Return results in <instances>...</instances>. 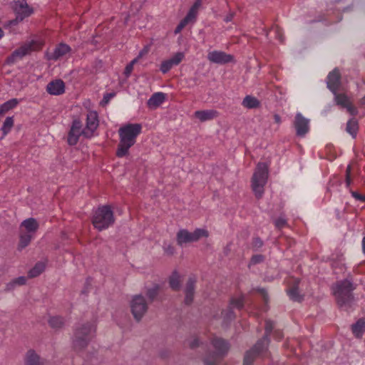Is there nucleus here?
I'll return each instance as SVG.
<instances>
[{"label": "nucleus", "instance_id": "obj_30", "mask_svg": "<svg viewBox=\"0 0 365 365\" xmlns=\"http://www.w3.org/2000/svg\"><path fill=\"white\" fill-rule=\"evenodd\" d=\"M165 100V95L163 93H154L148 101V106L150 108H157Z\"/></svg>", "mask_w": 365, "mask_h": 365}, {"label": "nucleus", "instance_id": "obj_51", "mask_svg": "<svg viewBox=\"0 0 365 365\" xmlns=\"http://www.w3.org/2000/svg\"><path fill=\"white\" fill-rule=\"evenodd\" d=\"M133 69L132 64H128L125 68L124 73L126 77H128Z\"/></svg>", "mask_w": 365, "mask_h": 365}, {"label": "nucleus", "instance_id": "obj_55", "mask_svg": "<svg viewBox=\"0 0 365 365\" xmlns=\"http://www.w3.org/2000/svg\"><path fill=\"white\" fill-rule=\"evenodd\" d=\"M274 119L275 123H277L278 124H279L281 123V118L278 114H275L274 115Z\"/></svg>", "mask_w": 365, "mask_h": 365}, {"label": "nucleus", "instance_id": "obj_29", "mask_svg": "<svg viewBox=\"0 0 365 365\" xmlns=\"http://www.w3.org/2000/svg\"><path fill=\"white\" fill-rule=\"evenodd\" d=\"M242 105L246 108L253 109L259 108L260 106V102L257 98L254 96H246L242 102Z\"/></svg>", "mask_w": 365, "mask_h": 365}, {"label": "nucleus", "instance_id": "obj_14", "mask_svg": "<svg viewBox=\"0 0 365 365\" xmlns=\"http://www.w3.org/2000/svg\"><path fill=\"white\" fill-rule=\"evenodd\" d=\"M309 120L304 118L301 113H297L294 121V126L296 129L297 135L303 137L309 131Z\"/></svg>", "mask_w": 365, "mask_h": 365}, {"label": "nucleus", "instance_id": "obj_4", "mask_svg": "<svg viewBox=\"0 0 365 365\" xmlns=\"http://www.w3.org/2000/svg\"><path fill=\"white\" fill-rule=\"evenodd\" d=\"M211 344L215 351L206 354L204 358L205 365H216L225 357L230 349V343L222 338L215 337L212 339Z\"/></svg>", "mask_w": 365, "mask_h": 365}, {"label": "nucleus", "instance_id": "obj_38", "mask_svg": "<svg viewBox=\"0 0 365 365\" xmlns=\"http://www.w3.org/2000/svg\"><path fill=\"white\" fill-rule=\"evenodd\" d=\"M14 125V119L13 117H7L3 124V127L1 128L4 135H6L11 130V128Z\"/></svg>", "mask_w": 365, "mask_h": 365}, {"label": "nucleus", "instance_id": "obj_52", "mask_svg": "<svg viewBox=\"0 0 365 365\" xmlns=\"http://www.w3.org/2000/svg\"><path fill=\"white\" fill-rule=\"evenodd\" d=\"M235 15V12H233V11H230V13H229V14H228L225 17L224 21H225V22H230V21H231L233 19V18H234Z\"/></svg>", "mask_w": 365, "mask_h": 365}, {"label": "nucleus", "instance_id": "obj_18", "mask_svg": "<svg viewBox=\"0 0 365 365\" xmlns=\"http://www.w3.org/2000/svg\"><path fill=\"white\" fill-rule=\"evenodd\" d=\"M299 279L297 278H292L289 282V288L287 289V294L289 295V298L295 302H302L303 299V296L300 294L299 289H298V285L299 284Z\"/></svg>", "mask_w": 365, "mask_h": 365}, {"label": "nucleus", "instance_id": "obj_43", "mask_svg": "<svg viewBox=\"0 0 365 365\" xmlns=\"http://www.w3.org/2000/svg\"><path fill=\"white\" fill-rule=\"evenodd\" d=\"M200 344V341L197 337H193L188 341V346L191 349H195Z\"/></svg>", "mask_w": 365, "mask_h": 365}, {"label": "nucleus", "instance_id": "obj_34", "mask_svg": "<svg viewBox=\"0 0 365 365\" xmlns=\"http://www.w3.org/2000/svg\"><path fill=\"white\" fill-rule=\"evenodd\" d=\"M33 237L34 236L31 235V234L25 233V232L20 231V240L18 249L21 250L27 247Z\"/></svg>", "mask_w": 365, "mask_h": 365}, {"label": "nucleus", "instance_id": "obj_54", "mask_svg": "<svg viewBox=\"0 0 365 365\" xmlns=\"http://www.w3.org/2000/svg\"><path fill=\"white\" fill-rule=\"evenodd\" d=\"M201 4L202 0H197L192 7L196 10H198L199 7L201 6Z\"/></svg>", "mask_w": 365, "mask_h": 365}, {"label": "nucleus", "instance_id": "obj_32", "mask_svg": "<svg viewBox=\"0 0 365 365\" xmlns=\"http://www.w3.org/2000/svg\"><path fill=\"white\" fill-rule=\"evenodd\" d=\"M46 264L43 262H38L35 266L29 270V278H34L41 274L45 269Z\"/></svg>", "mask_w": 365, "mask_h": 365}, {"label": "nucleus", "instance_id": "obj_48", "mask_svg": "<svg viewBox=\"0 0 365 365\" xmlns=\"http://www.w3.org/2000/svg\"><path fill=\"white\" fill-rule=\"evenodd\" d=\"M165 252L169 255H172L175 252V248L171 245H168L164 247Z\"/></svg>", "mask_w": 365, "mask_h": 365}, {"label": "nucleus", "instance_id": "obj_13", "mask_svg": "<svg viewBox=\"0 0 365 365\" xmlns=\"http://www.w3.org/2000/svg\"><path fill=\"white\" fill-rule=\"evenodd\" d=\"M334 94V101L336 105L346 108V110L352 115L357 113L356 108L352 105L349 97H348L345 93H337L336 91Z\"/></svg>", "mask_w": 365, "mask_h": 365}, {"label": "nucleus", "instance_id": "obj_15", "mask_svg": "<svg viewBox=\"0 0 365 365\" xmlns=\"http://www.w3.org/2000/svg\"><path fill=\"white\" fill-rule=\"evenodd\" d=\"M207 59L214 63L225 64L232 62L234 59L233 56L227 54L223 51H213L207 54Z\"/></svg>", "mask_w": 365, "mask_h": 365}, {"label": "nucleus", "instance_id": "obj_5", "mask_svg": "<svg viewBox=\"0 0 365 365\" xmlns=\"http://www.w3.org/2000/svg\"><path fill=\"white\" fill-rule=\"evenodd\" d=\"M268 178V165L259 163L252 178V189L255 197L259 199L264 194V187Z\"/></svg>", "mask_w": 365, "mask_h": 365}, {"label": "nucleus", "instance_id": "obj_39", "mask_svg": "<svg viewBox=\"0 0 365 365\" xmlns=\"http://www.w3.org/2000/svg\"><path fill=\"white\" fill-rule=\"evenodd\" d=\"M273 329H274V323H273V322H272L270 320H267L266 321V324H265V334H264V336L262 339L267 338L266 341L267 343V345H269V334L272 332Z\"/></svg>", "mask_w": 365, "mask_h": 365}, {"label": "nucleus", "instance_id": "obj_45", "mask_svg": "<svg viewBox=\"0 0 365 365\" xmlns=\"http://www.w3.org/2000/svg\"><path fill=\"white\" fill-rule=\"evenodd\" d=\"M189 22L185 18L180 22L175 29V34L180 33Z\"/></svg>", "mask_w": 365, "mask_h": 365}, {"label": "nucleus", "instance_id": "obj_27", "mask_svg": "<svg viewBox=\"0 0 365 365\" xmlns=\"http://www.w3.org/2000/svg\"><path fill=\"white\" fill-rule=\"evenodd\" d=\"M98 125V115L96 112L91 111L87 115L86 129L91 134L97 128Z\"/></svg>", "mask_w": 365, "mask_h": 365}, {"label": "nucleus", "instance_id": "obj_9", "mask_svg": "<svg viewBox=\"0 0 365 365\" xmlns=\"http://www.w3.org/2000/svg\"><path fill=\"white\" fill-rule=\"evenodd\" d=\"M131 313L137 322H140L148 309V303L141 294L134 295L130 302Z\"/></svg>", "mask_w": 365, "mask_h": 365}, {"label": "nucleus", "instance_id": "obj_6", "mask_svg": "<svg viewBox=\"0 0 365 365\" xmlns=\"http://www.w3.org/2000/svg\"><path fill=\"white\" fill-rule=\"evenodd\" d=\"M115 219L113 212L108 205L100 207L93 217V225L99 231L107 229L114 223Z\"/></svg>", "mask_w": 365, "mask_h": 365}, {"label": "nucleus", "instance_id": "obj_20", "mask_svg": "<svg viewBox=\"0 0 365 365\" xmlns=\"http://www.w3.org/2000/svg\"><path fill=\"white\" fill-rule=\"evenodd\" d=\"M39 225L36 219L31 217L24 220L20 225V231L25 232V233L31 234L34 236L36 232L38 230Z\"/></svg>", "mask_w": 365, "mask_h": 365}, {"label": "nucleus", "instance_id": "obj_10", "mask_svg": "<svg viewBox=\"0 0 365 365\" xmlns=\"http://www.w3.org/2000/svg\"><path fill=\"white\" fill-rule=\"evenodd\" d=\"M14 11L16 16L15 19L10 21L11 25H16L19 22L22 21L34 12V9L29 6L26 0H14Z\"/></svg>", "mask_w": 365, "mask_h": 365}, {"label": "nucleus", "instance_id": "obj_12", "mask_svg": "<svg viewBox=\"0 0 365 365\" xmlns=\"http://www.w3.org/2000/svg\"><path fill=\"white\" fill-rule=\"evenodd\" d=\"M34 41L25 43L18 49H16L11 55L8 58L7 61L9 63H14L17 60L21 59L24 56L29 54L34 50Z\"/></svg>", "mask_w": 365, "mask_h": 365}, {"label": "nucleus", "instance_id": "obj_24", "mask_svg": "<svg viewBox=\"0 0 365 365\" xmlns=\"http://www.w3.org/2000/svg\"><path fill=\"white\" fill-rule=\"evenodd\" d=\"M26 277L24 276L13 279L5 284L4 292L6 293L11 292L16 287L26 284Z\"/></svg>", "mask_w": 365, "mask_h": 365}, {"label": "nucleus", "instance_id": "obj_33", "mask_svg": "<svg viewBox=\"0 0 365 365\" xmlns=\"http://www.w3.org/2000/svg\"><path fill=\"white\" fill-rule=\"evenodd\" d=\"M19 101L16 98L11 99L0 106V118L2 117L7 111L16 107Z\"/></svg>", "mask_w": 365, "mask_h": 365}, {"label": "nucleus", "instance_id": "obj_35", "mask_svg": "<svg viewBox=\"0 0 365 365\" xmlns=\"http://www.w3.org/2000/svg\"><path fill=\"white\" fill-rule=\"evenodd\" d=\"M48 324L53 329H61L65 324V320L63 317L59 316L51 317L48 319Z\"/></svg>", "mask_w": 365, "mask_h": 365}, {"label": "nucleus", "instance_id": "obj_44", "mask_svg": "<svg viewBox=\"0 0 365 365\" xmlns=\"http://www.w3.org/2000/svg\"><path fill=\"white\" fill-rule=\"evenodd\" d=\"M115 96V93H106L103 96V100L101 101V104L102 106H106V104L108 103V102L110 101V100Z\"/></svg>", "mask_w": 365, "mask_h": 365}, {"label": "nucleus", "instance_id": "obj_17", "mask_svg": "<svg viewBox=\"0 0 365 365\" xmlns=\"http://www.w3.org/2000/svg\"><path fill=\"white\" fill-rule=\"evenodd\" d=\"M184 58V53L178 52L175 53L172 58L162 62L160 66V71L163 73H168L174 66L178 65Z\"/></svg>", "mask_w": 365, "mask_h": 365}, {"label": "nucleus", "instance_id": "obj_47", "mask_svg": "<svg viewBox=\"0 0 365 365\" xmlns=\"http://www.w3.org/2000/svg\"><path fill=\"white\" fill-rule=\"evenodd\" d=\"M252 245L255 248H259L263 245V242L260 238L255 237L253 239Z\"/></svg>", "mask_w": 365, "mask_h": 365}, {"label": "nucleus", "instance_id": "obj_31", "mask_svg": "<svg viewBox=\"0 0 365 365\" xmlns=\"http://www.w3.org/2000/svg\"><path fill=\"white\" fill-rule=\"evenodd\" d=\"M169 285L173 290L178 291L181 287L180 275L174 271L169 278Z\"/></svg>", "mask_w": 365, "mask_h": 365}, {"label": "nucleus", "instance_id": "obj_61", "mask_svg": "<svg viewBox=\"0 0 365 365\" xmlns=\"http://www.w3.org/2000/svg\"><path fill=\"white\" fill-rule=\"evenodd\" d=\"M363 103H365V96L361 99Z\"/></svg>", "mask_w": 365, "mask_h": 365}, {"label": "nucleus", "instance_id": "obj_28", "mask_svg": "<svg viewBox=\"0 0 365 365\" xmlns=\"http://www.w3.org/2000/svg\"><path fill=\"white\" fill-rule=\"evenodd\" d=\"M354 335L357 338H361L365 332V319H360L351 327Z\"/></svg>", "mask_w": 365, "mask_h": 365}, {"label": "nucleus", "instance_id": "obj_50", "mask_svg": "<svg viewBox=\"0 0 365 365\" xmlns=\"http://www.w3.org/2000/svg\"><path fill=\"white\" fill-rule=\"evenodd\" d=\"M257 291L262 296L264 302L267 303L268 301V296L266 291L264 289L258 288Z\"/></svg>", "mask_w": 365, "mask_h": 365}, {"label": "nucleus", "instance_id": "obj_40", "mask_svg": "<svg viewBox=\"0 0 365 365\" xmlns=\"http://www.w3.org/2000/svg\"><path fill=\"white\" fill-rule=\"evenodd\" d=\"M264 259V257L262 255H253L252 257L251 258L249 266L260 263V262H263Z\"/></svg>", "mask_w": 365, "mask_h": 365}, {"label": "nucleus", "instance_id": "obj_8", "mask_svg": "<svg viewBox=\"0 0 365 365\" xmlns=\"http://www.w3.org/2000/svg\"><path fill=\"white\" fill-rule=\"evenodd\" d=\"M208 235V232L205 229L197 228L192 232L182 229L178 232L176 240L178 245L182 246L185 243L197 242L202 237H207Z\"/></svg>", "mask_w": 365, "mask_h": 365}, {"label": "nucleus", "instance_id": "obj_58", "mask_svg": "<svg viewBox=\"0 0 365 365\" xmlns=\"http://www.w3.org/2000/svg\"><path fill=\"white\" fill-rule=\"evenodd\" d=\"M138 58L133 59L129 64H132V66L137 62Z\"/></svg>", "mask_w": 365, "mask_h": 365}, {"label": "nucleus", "instance_id": "obj_11", "mask_svg": "<svg viewBox=\"0 0 365 365\" xmlns=\"http://www.w3.org/2000/svg\"><path fill=\"white\" fill-rule=\"evenodd\" d=\"M82 124L79 120H74L68 136V143L71 145H76L80 135L83 134L88 136L87 131L81 130Z\"/></svg>", "mask_w": 365, "mask_h": 365}, {"label": "nucleus", "instance_id": "obj_7", "mask_svg": "<svg viewBox=\"0 0 365 365\" xmlns=\"http://www.w3.org/2000/svg\"><path fill=\"white\" fill-rule=\"evenodd\" d=\"M267 338L261 339L249 350L245 353L243 365H252L255 359L262 356L268 350Z\"/></svg>", "mask_w": 365, "mask_h": 365}, {"label": "nucleus", "instance_id": "obj_23", "mask_svg": "<svg viewBox=\"0 0 365 365\" xmlns=\"http://www.w3.org/2000/svg\"><path fill=\"white\" fill-rule=\"evenodd\" d=\"M195 283L196 279L195 277H189L185 289V303L186 304H190L193 301Z\"/></svg>", "mask_w": 365, "mask_h": 365}, {"label": "nucleus", "instance_id": "obj_56", "mask_svg": "<svg viewBox=\"0 0 365 365\" xmlns=\"http://www.w3.org/2000/svg\"><path fill=\"white\" fill-rule=\"evenodd\" d=\"M361 246H362V252L365 255V236L362 239Z\"/></svg>", "mask_w": 365, "mask_h": 365}, {"label": "nucleus", "instance_id": "obj_19", "mask_svg": "<svg viewBox=\"0 0 365 365\" xmlns=\"http://www.w3.org/2000/svg\"><path fill=\"white\" fill-rule=\"evenodd\" d=\"M340 73L339 70L334 69L331 71L327 79V87L333 93L337 91L340 85Z\"/></svg>", "mask_w": 365, "mask_h": 365}, {"label": "nucleus", "instance_id": "obj_60", "mask_svg": "<svg viewBox=\"0 0 365 365\" xmlns=\"http://www.w3.org/2000/svg\"><path fill=\"white\" fill-rule=\"evenodd\" d=\"M331 148H332V147H331V146H327V150H330V151H331Z\"/></svg>", "mask_w": 365, "mask_h": 365}, {"label": "nucleus", "instance_id": "obj_41", "mask_svg": "<svg viewBox=\"0 0 365 365\" xmlns=\"http://www.w3.org/2000/svg\"><path fill=\"white\" fill-rule=\"evenodd\" d=\"M197 13V10H196V9H193L192 7H191L190 11H189V12L187 13V14L185 17V19H187V21L188 22H190V21H192L193 19H195Z\"/></svg>", "mask_w": 365, "mask_h": 365}, {"label": "nucleus", "instance_id": "obj_46", "mask_svg": "<svg viewBox=\"0 0 365 365\" xmlns=\"http://www.w3.org/2000/svg\"><path fill=\"white\" fill-rule=\"evenodd\" d=\"M273 29L275 30L277 38L281 41H284V37L281 31V29L278 26H274Z\"/></svg>", "mask_w": 365, "mask_h": 365}, {"label": "nucleus", "instance_id": "obj_22", "mask_svg": "<svg viewBox=\"0 0 365 365\" xmlns=\"http://www.w3.org/2000/svg\"><path fill=\"white\" fill-rule=\"evenodd\" d=\"M46 360L41 358L34 350H29L24 358V365H44Z\"/></svg>", "mask_w": 365, "mask_h": 365}, {"label": "nucleus", "instance_id": "obj_26", "mask_svg": "<svg viewBox=\"0 0 365 365\" xmlns=\"http://www.w3.org/2000/svg\"><path fill=\"white\" fill-rule=\"evenodd\" d=\"M244 307V297H241L239 298H232L230 300V304L229 306L228 311L226 314V317L227 319H232L235 317L234 313L232 311L233 308H237L238 309H242Z\"/></svg>", "mask_w": 365, "mask_h": 365}, {"label": "nucleus", "instance_id": "obj_21", "mask_svg": "<svg viewBox=\"0 0 365 365\" xmlns=\"http://www.w3.org/2000/svg\"><path fill=\"white\" fill-rule=\"evenodd\" d=\"M46 91L51 95H61L65 91V84L61 79L52 81L48 83Z\"/></svg>", "mask_w": 365, "mask_h": 365}, {"label": "nucleus", "instance_id": "obj_1", "mask_svg": "<svg viewBox=\"0 0 365 365\" xmlns=\"http://www.w3.org/2000/svg\"><path fill=\"white\" fill-rule=\"evenodd\" d=\"M96 332V324L94 322H86L78 324L73 329L72 336V348L76 351L85 350Z\"/></svg>", "mask_w": 365, "mask_h": 365}, {"label": "nucleus", "instance_id": "obj_37", "mask_svg": "<svg viewBox=\"0 0 365 365\" xmlns=\"http://www.w3.org/2000/svg\"><path fill=\"white\" fill-rule=\"evenodd\" d=\"M160 287L158 284H155L153 287L147 289L146 296L148 297L149 302H152L158 294Z\"/></svg>", "mask_w": 365, "mask_h": 365}, {"label": "nucleus", "instance_id": "obj_59", "mask_svg": "<svg viewBox=\"0 0 365 365\" xmlns=\"http://www.w3.org/2000/svg\"><path fill=\"white\" fill-rule=\"evenodd\" d=\"M4 36V31L3 30L0 28V38Z\"/></svg>", "mask_w": 365, "mask_h": 365}, {"label": "nucleus", "instance_id": "obj_3", "mask_svg": "<svg viewBox=\"0 0 365 365\" xmlns=\"http://www.w3.org/2000/svg\"><path fill=\"white\" fill-rule=\"evenodd\" d=\"M354 289L353 284L347 279L336 283L333 287V294L339 306L344 309H348L352 302V291Z\"/></svg>", "mask_w": 365, "mask_h": 365}, {"label": "nucleus", "instance_id": "obj_53", "mask_svg": "<svg viewBox=\"0 0 365 365\" xmlns=\"http://www.w3.org/2000/svg\"><path fill=\"white\" fill-rule=\"evenodd\" d=\"M352 196L356 200L365 202V196L361 195L356 192H352Z\"/></svg>", "mask_w": 365, "mask_h": 365}, {"label": "nucleus", "instance_id": "obj_16", "mask_svg": "<svg viewBox=\"0 0 365 365\" xmlns=\"http://www.w3.org/2000/svg\"><path fill=\"white\" fill-rule=\"evenodd\" d=\"M71 51V47L66 43H59L52 52H47L48 60L57 61Z\"/></svg>", "mask_w": 365, "mask_h": 365}, {"label": "nucleus", "instance_id": "obj_36", "mask_svg": "<svg viewBox=\"0 0 365 365\" xmlns=\"http://www.w3.org/2000/svg\"><path fill=\"white\" fill-rule=\"evenodd\" d=\"M346 131L354 138L356 137L358 130V122L356 119H351L346 124Z\"/></svg>", "mask_w": 365, "mask_h": 365}, {"label": "nucleus", "instance_id": "obj_49", "mask_svg": "<svg viewBox=\"0 0 365 365\" xmlns=\"http://www.w3.org/2000/svg\"><path fill=\"white\" fill-rule=\"evenodd\" d=\"M350 173H351V166L349 165L346 170V182L347 186H349L351 184V178H350Z\"/></svg>", "mask_w": 365, "mask_h": 365}, {"label": "nucleus", "instance_id": "obj_25", "mask_svg": "<svg viewBox=\"0 0 365 365\" xmlns=\"http://www.w3.org/2000/svg\"><path fill=\"white\" fill-rule=\"evenodd\" d=\"M218 116V112L215 110H203L195 112V117L201 122L212 120Z\"/></svg>", "mask_w": 365, "mask_h": 365}, {"label": "nucleus", "instance_id": "obj_2", "mask_svg": "<svg viewBox=\"0 0 365 365\" xmlns=\"http://www.w3.org/2000/svg\"><path fill=\"white\" fill-rule=\"evenodd\" d=\"M142 126L138 123H130L120 128L118 133L120 142L116 155L122 158L128 153V150L136 142L137 136L141 133Z\"/></svg>", "mask_w": 365, "mask_h": 365}, {"label": "nucleus", "instance_id": "obj_42", "mask_svg": "<svg viewBox=\"0 0 365 365\" xmlns=\"http://www.w3.org/2000/svg\"><path fill=\"white\" fill-rule=\"evenodd\" d=\"M274 225L278 229H282L287 225V220L284 217H279L274 221Z\"/></svg>", "mask_w": 365, "mask_h": 365}, {"label": "nucleus", "instance_id": "obj_57", "mask_svg": "<svg viewBox=\"0 0 365 365\" xmlns=\"http://www.w3.org/2000/svg\"><path fill=\"white\" fill-rule=\"evenodd\" d=\"M335 158H336V155H334V154L330 155L328 156V158H329V160H332Z\"/></svg>", "mask_w": 365, "mask_h": 365}]
</instances>
